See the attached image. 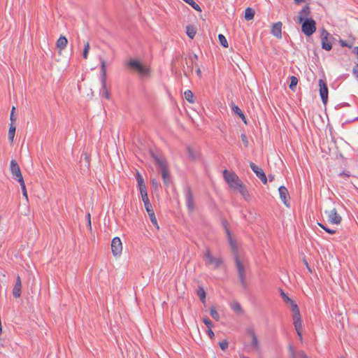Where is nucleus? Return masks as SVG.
<instances>
[{
    "instance_id": "49",
    "label": "nucleus",
    "mask_w": 358,
    "mask_h": 358,
    "mask_svg": "<svg viewBox=\"0 0 358 358\" xmlns=\"http://www.w3.org/2000/svg\"><path fill=\"white\" fill-rule=\"evenodd\" d=\"M14 110H15V107H13L11 113H10V121H11V123H13V122L15 121V120H16V118H15L14 115H13Z\"/></svg>"
},
{
    "instance_id": "37",
    "label": "nucleus",
    "mask_w": 358,
    "mask_h": 358,
    "mask_svg": "<svg viewBox=\"0 0 358 358\" xmlns=\"http://www.w3.org/2000/svg\"><path fill=\"white\" fill-rule=\"evenodd\" d=\"M231 308L234 311H235L236 313H241L242 311V308H241L240 303H237V302L234 303L231 305Z\"/></svg>"
},
{
    "instance_id": "18",
    "label": "nucleus",
    "mask_w": 358,
    "mask_h": 358,
    "mask_svg": "<svg viewBox=\"0 0 358 358\" xmlns=\"http://www.w3.org/2000/svg\"><path fill=\"white\" fill-rule=\"evenodd\" d=\"M22 282L20 275L17 276L15 285L13 289V295L15 298H19L21 295Z\"/></svg>"
},
{
    "instance_id": "34",
    "label": "nucleus",
    "mask_w": 358,
    "mask_h": 358,
    "mask_svg": "<svg viewBox=\"0 0 358 358\" xmlns=\"http://www.w3.org/2000/svg\"><path fill=\"white\" fill-rule=\"evenodd\" d=\"M141 197H142V201H143V202L144 203V206L151 204V203L150 202V200L148 199V196L147 191L145 192L141 193Z\"/></svg>"
},
{
    "instance_id": "17",
    "label": "nucleus",
    "mask_w": 358,
    "mask_h": 358,
    "mask_svg": "<svg viewBox=\"0 0 358 358\" xmlns=\"http://www.w3.org/2000/svg\"><path fill=\"white\" fill-rule=\"evenodd\" d=\"M282 24L281 22H277L272 26L271 34L277 38H282Z\"/></svg>"
},
{
    "instance_id": "14",
    "label": "nucleus",
    "mask_w": 358,
    "mask_h": 358,
    "mask_svg": "<svg viewBox=\"0 0 358 358\" xmlns=\"http://www.w3.org/2000/svg\"><path fill=\"white\" fill-rule=\"evenodd\" d=\"M250 166L252 171L256 174L257 178L265 185L267 183V178L264 171L255 165L254 163L250 162Z\"/></svg>"
},
{
    "instance_id": "25",
    "label": "nucleus",
    "mask_w": 358,
    "mask_h": 358,
    "mask_svg": "<svg viewBox=\"0 0 358 358\" xmlns=\"http://www.w3.org/2000/svg\"><path fill=\"white\" fill-rule=\"evenodd\" d=\"M255 16V11L252 8H247L245 10V18L247 20H251L254 18Z\"/></svg>"
},
{
    "instance_id": "51",
    "label": "nucleus",
    "mask_w": 358,
    "mask_h": 358,
    "mask_svg": "<svg viewBox=\"0 0 358 358\" xmlns=\"http://www.w3.org/2000/svg\"><path fill=\"white\" fill-rule=\"evenodd\" d=\"M152 186H153V187H155V188H157V187H158V182H157L156 180L153 179V180H152Z\"/></svg>"
},
{
    "instance_id": "12",
    "label": "nucleus",
    "mask_w": 358,
    "mask_h": 358,
    "mask_svg": "<svg viewBox=\"0 0 358 358\" xmlns=\"http://www.w3.org/2000/svg\"><path fill=\"white\" fill-rule=\"evenodd\" d=\"M111 250L114 256H119L122 251V244L119 237H115L111 242Z\"/></svg>"
},
{
    "instance_id": "2",
    "label": "nucleus",
    "mask_w": 358,
    "mask_h": 358,
    "mask_svg": "<svg viewBox=\"0 0 358 358\" xmlns=\"http://www.w3.org/2000/svg\"><path fill=\"white\" fill-rule=\"evenodd\" d=\"M101 63V94L106 99H108L110 97L109 92L106 87V64L103 59L100 58Z\"/></svg>"
},
{
    "instance_id": "9",
    "label": "nucleus",
    "mask_w": 358,
    "mask_h": 358,
    "mask_svg": "<svg viewBox=\"0 0 358 358\" xmlns=\"http://www.w3.org/2000/svg\"><path fill=\"white\" fill-rule=\"evenodd\" d=\"M331 39L330 34L324 29L321 32L322 48L325 50H330L332 48Z\"/></svg>"
},
{
    "instance_id": "15",
    "label": "nucleus",
    "mask_w": 358,
    "mask_h": 358,
    "mask_svg": "<svg viewBox=\"0 0 358 358\" xmlns=\"http://www.w3.org/2000/svg\"><path fill=\"white\" fill-rule=\"evenodd\" d=\"M185 195L187 208L189 210H193L194 208V196L192 190L189 187L185 188Z\"/></svg>"
},
{
    "instance_id": "54",
    "label": "nucleus",
    "mask_w": 358,
    "mask_h": 358,
    "mask_svg": "<svg viewBox=\"0 0 358 358\" xmlns=\"http://www.w3.org/2000/svg\"><path fill=\"white\" fill-rule=\"evenodd\" d=\"M188 154H189V157H191V158H192V159H194V156H193V155H192V150H191V149H190V148H188Z\"/></svg>"
},
{
    "instance_id": "32",
    "label": "nucleus",
    "mask_w": 358,
    "mask_h": 358,
    "mask_svg": "<svg viewBox=\"0 0 358 358\" xmlns=\"http://www.w3.org/2000/svg\"><path fill=\"white\" fill-rule=\"evenodd\" d=\"M210 314L214 320H215L216 321L219 320L220 315L215 307L210 308Z\"/></svg>"
},
{
    "instance_id": "26",
    "label": "nucleus",
    "mask_w": 358,
    "mask_h": 358,
    "mask_svg": "<svg viewBox=\"0 0 358 358\" xmlns=\"http://www.w3.org/2000/svg\"><path fill=\"white\" fill-rule=\"evenodd\" d=\"M280 296L285 303H289L291 305L292 310H293V305L296 303L290 298H289V296L282 290H281Z\"/></svg>"
},
{
    "instance_id": "48",
    "label": "nucleus",
    "mask_w": 358,
    "mask_h": 358,
    "mask_svg": "<svg viewBox=\"0 0 358 358\" xmlns=\"http://www.w3.org/2000/svg\"><path fill=\"white\" fill-rule=\"evenodd\" d=\"M207 334L209 336V337L210 338H213V336H214V332L212 331L211 328H208V331H207Z\"/></svg>"
},
{
    "instance_id": "16",
    "label": "nucleus",
    "mask_w": 358,
    "mask_h": 358,
    "mask_svg": "<svg viewBox=\"0 0 358 358\" xmlns=\"http://www.w3.org/2000/svg\"><path fill=\"white\" fill-rule=\"evenodd\" d=\"M278 192H279L280 198L281 201H282V203L287 207H289V202L288 200V198H289V193H288L287 189L285 186L282 185V186L279 187Z\"/></svg>"
},
{
    "instance_id": "8",
    "label": "nucleus",
    "mask_w": 358,
    "mask_h": 358,
    "mask_svg": "<svg viewBox=\"0 0 358 358\" xmlns=\"http://www.w3.org/2000/svg\"><path fill=\"white\" fill-rule=\"evenodd\" d=\"M10 170L14 178L20 182L21 187H22V176L21 173L20 166L18 165L16 160L12 159L10 161Z\"/></svg>"
},
{
    "instance_id": "53",
    "label": "nucleus",
    "mask_w": 358,
    "mask_h": 358,
    "mask_svg": "<svg viewBox=\"0 0 358 358\" xmlns=\"http://www.w3.org/2000/svg\"><path fill=\"white\" fill-rule=\"evenodd\" d=\"M24 198L28 201V196H27V190H26V187H25V185H24Z\"/></svg>"
},
{
    "instance_id": "43",
    "label": "nucleus",
    "mask_w": 358,
    "mask_h": 358,
    "mask_svg": "<svg viewBox=\"0 0 358 358\" xmlns=\"http://www.w3.org/2000/svg\"><path fill=\"white\" fill-rule=\"evenodd\" d=\"M352 74L355 76L356 79L358 80V64H356L352 69Z\"/></svg>"
},
{
    "instance_id": "11",
    "label": "nucleus",
    "mask_w": 358,
    "mask_h": 358,
    "mask_svg": "<svg viewBox=\"0 0 358 358\" xmlns=\"http://www.w3.org/2000/svg\"><path fill=\"white\" fill-rule=\"evenodd\" d=\"M204 258L207 264L213 265L215 268H217L222 263V259L213 257L209 250H206Z\"/></svg>"
},
{
    "instance_id": "35",
    "label": "nucleus",
    "mask_w": 358,
    "mask_h": 358,
    "mask_svg": "<svg viewBox=\"0 0 358 358\" xmlns=\"http://www.w3.org/2000/svg\"><path fill=\"white\" fill-rule=\"evenodd\" d=\"M197 295L200 297L201 301L204 303L206 300V292L202 287L198 289Z\"/></svg>"
},
{
    "instance_id": "39",
    "label": "nucleus",
    "mask_w": 358,
    "mask_h": 358,
    "mask_svg": "<svg viewBox=\"0 0 358 358\" xmlns=\"http://www.w3.org/2000/svg\"><path fill=\"white\" fill-rule=\"evenodd\" d=\"M318 225L322 228L326 232L330 234H334L336 233V231L334 230V229H331L327 227H325L324 224H321V223H318Z\"/></svg>"
},
{
    "instance_id": "38",
    "label": "nucleus",
    "mask_w": 358,
    "mask_h": 358,
    "mask_svg": "<svg viewBox=\"0 0 358 358\" xmlns=\"http://www.w3.org/2000/svg\"><path fill=\"white\" fill-rule=\"evenodd\" d=\"M89 50H90V44H89V43H87L85 45L83 52V57L84 59L87 58Z\"/></svg>"
},
{
    "instance_id": "23",
    "label": "nucleus",
    "mask_w": 358,
    "mask_h": 358,
    "mask_svg": "<svg viewBox=\"0 0 358 358\" xmlns=\"http://www.w3.org/2000/svg\"><path fill=\"white\" fill-rule=\"evenodd\" d=\"M67 43V38L64 36H61L57 41L56 46L58 49L62 50L66 47Z\"/></svg>"
},
{
    "instance_id": "7",
    "label": "nucleus",
    "mask_w": 358,
    "mask_h": 358,
    "mask_svg": "<svg viewBox=\"0 0 358 358\" xmlns=\"http://www.w3.org/2000/svg\"><path fill=\"white\" fill-rule=\"evenodd\" d=\"M301 30L306 36H311L316 31L315 21L312 18L306 19L303 21Z\"/></svg>"
},
{
    "instance_id": "44",
    "label": "nucleus",
    "mask_w": 358,
    "mask_h": 358,
    "mask_svg": "<svg viewBox=\"0 0 358 358\" xmlns=\"http://www.w3.org/2000/svg\"><path fill=\"white\" fill-rule=\"evenodd\" d=\"M339 43H340V45H341L342 47H348V48H352V45H350V44H348V43H347V41H344V40L341 39V40L339 41Z\"/></svg>"
},
{
    "instance_id": "27",
    "label": "nucleus",
    "mask_w": 358,
    "mask_h": 358,
    "mask_svg": "<svg viewBox=\"0 0 358 358\" xmlns=\"http://www.w3.org/2000/svg\"><path fill=\"white\" fill-rule=\"evenodd\" d=\"M15 129H16L15 126L13 124V123H11L10 125L9 130H8V139L10 141V143H12L13 141V138H14L15 134Z\"/></svg>"
},
{
    "instance_id": "46",
    "label": "nucleus",
    "mask_w": 358,
    "mask_h": 358,
    "mask_svg": "<svg viewBox=\"0 0 358 358\" xmlns=\"http://www.w3.org/2000/svg\"><path fill=\"white\" fill-rule=\"evenodd\" d=\"M237 115L239 116L241 118V120L246 124V119H245V115L242 110L241 112H239L237 114Z\"/></svg>"
},
{
    "instance_id": "6",
    "label": "nucleus",
    "mask_w": 358,
    "mask_h": 358,
    "mask_svg": "<svg viewBox=\"0 0 358 358\" xmlns=\"http://www.w3.org/2000/svg\"><path fill=\"white\" fill-rule=\"evenodd\" d=\"M293 324L294 326V328L297 332L298 336H299L300 339H302V335L301 333V315L300 311L298 308L297 304L293 305Z\"/></svg>"
},
{
    "instance_id": "21",
    "label": "nucleus",
    "mask_w": 358,
    "mask_h": 358,
    "mask_svg": "<svg viewBox=\"0 0 358 358\" xmlns=\"http://www.w3.org/2000/svg\"><path fill=\"white\" fill-rule=\"evenodd\" d=\"M137 180L138 187L140 191V194L147 191L146 186L142 176L138 172L136 176Z\"/></svg>"
},
{
    "instance_id": "19",
    "label": "nucleus",
    "mask_w": 358,
    "mask_h": 358,
    "mask_svg": "<svg viewBox=\"0 0 358 358\" xmlns=\"http://www.w3.org/2000/svg\"><path fill=\"white\" fill-rule=\"evenodd\" d=\"M145 208L149 215V217H150V221L152 223V224L156 226L157 228H159V227L157 225V220L156 216L155 215V212L153 210L152 204L145 206Z\"/></svg>"
},
{
    "instance_id": "57",
    "label": "nucleus",
    "mask_w": 358,
    "mask_h": 358,
    "mask_svg": "<svg viewBox=\"0 0 358 358\" xmlns=\"http://www.w3.org/2000/svg\"><path fill=\"white\" fill-rule=\"evenodd\" d=\"M306 0H294L295 3L299 4V3H303Z\"/></svg>"
},
{
    "instance_id": "36",
    "label": "nucleus",
    "mask_w": 358,
    "mask_h": 358,
    "mask_svg": "<svg viewBox=\"0 0 358 358\" xmlns=\"http://www.w3.org/2000/svg\"><path fill=\"white\" fill-rule=\"evenodd\" d=\"M297 83H298V79L295 76H292L291 77V82H290V84H289V88L292 90H294V88L296 87V85H297Z\"/></svg>"
},
{
    "instance_id": "61",
    "label": "nucleus",
    "mask_w": 358,
    "mask_h": 358,
    "mask_svg": "<svg viewBox=\"0 0 358 358\" xmlns=\"http://www.w3.org/2000/svg\"><path fill=\"white\" fill-rule=\"evenodd\" d=\"M241 358H248V357L243 355V356H241Z\"/></svg>"
},
{
    "instance_id": "20",
    "label": "nucleus",
    "mask_w": 358,
    "mask_h": 358,
    "mask_svg": "<svg viewBox=\"0 0 358 358\" xmlns=\"http://www.w3.org/2000/svg\"><path fill=\"white\" fill-rule=\"evenodd\" d=\"M310 13V9L308 6H305L299 13V21L302 22L306 19H309L308 17Z\"/></svg>"
},
{
    "instance_id": "56",
    "label": "nucleus",
    "mask_w": 358,
    "mask_h": 358,
    "mask_svg": "<svg viewBox=\"0 0 358 358\" xmlns=\"http://www.w3.org/2000/svg\"><path fill=\"white\" fill-rule=\"evenodd\" d=\"M87 217H88V224L91 227V220H90V213H88Z\"/></svg>"
},
{
    "instance_id": "29",
    "label": "nucleus",
    "mask_w": 358,
    "mask_h": 358,
    "mask_svg": "<svg viewBox=\"0 0 358 358\" xmlns=\"http://www.w3.org/2000/svg\"><path fill=\"white\" fill-rule=\"evenodd\" d=\"M186 34L190 38H194L196 35V30L192 26H187Z\"/></svg>"
},
{
    "instance_id": "60",
    "label": "nucleus",
    "mask_w": 358,
    "mask_h": 358,
    "mask_svg": "<svg viewBox=\"0 0 358 358\" xmlns=\"http://www.w3.org/2000/svg\"><path fill=\"white\" fill-rule=\"evenodd\" d=\"M268 177H269V180L270 181H272L274 179V177L272 176H269Z\"/></svg>"
},
{
    "instance_id": "22",
    "label": "nucleus",
    "mask_w": 358,
    "mask_h": 358,
    "mask_svg": "<svg viewBox=\"0 0 358 358\" xmlns=\"http://www.w3.org/2000/svg\"><path fill=\"white\" fill-rule=\"evenodd\" d=\"M224 229H225V231H226V234L227 235V238H228V241H229V245L232 249L233 251L234 252H236V242L232 238V236H231V231H229V229L227 228V225L225 224H224Z\"/></svg>"
},
{
    "instance_id": "31",
    "label": "nucleus",
    "mask_w": 358,
    "mask_h": 358,
    "mask_svg": "<svg viewBox=\"0 0 358 358\" xmlns=\"http://www.w3.org/2000/svg\"><path fill=\"white\" fill-rule=\"evenodd\" d=\"M185 2L190 5L194 10L201 11V7L194 0H183Z\"/></svg>"
},
{
    "instance_id": "30",
    "label": "nucleus",
    "mask_w": 358,
    "mask_h": 358,
    "mask_svg": "<svg viewBox=\"0 0 358 358\" xmlns=\"http://www.w3.org/2000/svg\"><path fill=\"white\" fill-rule=\"evenodd\" d=\"M185 99L189 103H194V94L191 90H186L184 93Z\"/></svg>"
},
{
    "instance_id": "3",
    "label": "nucleus",
    "mask_w": 358,
    "mask_h": 358,
    "mask_svg": "<svg viewBox=\"0 0 358 358\" xmlns=\"http://www.w3.org/2000/svg\"><path fill=\"white\" fill-rule=\"evenodd\" d=\"M223 176L227 183L234 189H236L242 184L238 176L234 173L229 172L227 170L223 171Z\"/></svg>"
},
{
    "instance_id": "52",
    "label": "nucleus",
    "mask_w": 358,
    "mask_h": 358,
    "mask_svg": "<svg viewBox=\"0 0 358 358\" xmlns=\"http://www.w3.org/2000/svg\"><path fill=\"white\" fill-rule=\"evenodd\" d=\"M289 350H290L292 358H296L295 352L291 345L289 346Z\"/></svg>"
},
{
    "instance_id": "5",
    "label": "nucleus",
    "mask_w": 358,
    "mask_h": 358,
    "mask_svg": "<svg viewBox=\"0 0 358 358\" xmlns=\"http://www.w3.org/2000/svg\"><path fill=\"white\" fill-rule=\"evenodd\" d=\"M235 263H236V268H237V271H238V278L240 280L241 284L243 288H246L247 281H246L245 269L237 255H236V257H235Z\"/></svg>"
},
{
    "instance_id": "58",
    "label": "nucleus",
    "mask_w": 358,
    "mask_h": 358,
    "mask_svg": "<svg viewBox=\"0 0 358 358\" xmlns=\"http://www.w3.org/2000/svg\"><path fill=\"white\" fill-rule=\"evenodd\" d=\"M196 73H197L198 76H201V69L199 68L197 69Z\"/></svg>"
},
{
    "instance_id": "45",
    "label": "nucleus",
    "mask_w": 358,
    "mask_h": 358,
    "mask_svg": "<svg viewBox=\"0 0 358 358\" xmlns=\"http://www.w3.org/2000/svg\"><path fill=\"white\" fill-rule=\"evenodd\" d=\"M241 137V140H242L243 143H244V145L245 146H247L248 145V141L246 135L244 134H242Z\"/></svg>"
},
{
    "instance_id": "1",
    "label": "nucleus",
    "mask_w": 358,
    "mask_h": 358,
    "mask_svg": "<svg viewBox=\"0 0 358 358\" xmlns=\"http://www.w3.org/2000/svg\"><path fill=\"white\" fill-rule=\"evenodd\" d=\"M151 156L155 160L156 164L160 168L162 171V177L164 185L169 186L171 183L170 174L165 158L159 154L151 152Z\"/></svg>"
},
{
    "instance_id": "62",
    "label": "nucleus",
    "mask_w": 358,
    "mask_h": 358,
    "mask_svg": "<svg viewBox=\"0 0 358 358\" xmlns=\"http://www.w3.org/2000/svg\"><path fill=\"white\" fill-rule=\"evenodd\" d=\"M341 358H344V357H341Z\"/></svg>"
},
{
    "instance_id": "28",
    "label": "nucleus",
    "mask_w": 358,
    "mask_h": 358,
    "mask_svg": "<svg viewBox=\"0 0 358 358\" xmlns=\"http://www.w3.org/2000/svg\"><path fill=\"white\" fill-rule=\"evenodd\" d=\"M236 189L238 190L239 192L241 194V195L245 199H248V197L249 196L248 191L245 189L243 183L237 187Z\"/></svg>"
},
{
    "instance_id": "59",
    "label": "nucleus",
    "mask_w": 358,
    "mask_h": 358,
    "mask_svg": "<svg viewBox=\"0 0 358 358\" xmlns=\"http://www.w3.org/2000/svg\"><path fill=\"white\" fill-rule=\"evenodd\" d=\"M354 52L358 55V46L357 47H355Z\"/></svg>"
},
{
    "instance_id": "24",
    "label": "nucleus",
    "mask_w": 358,
    "mask_h": 358,
    "mask_svg": "<svg viewBox=\"0 0 358 358\" xmlns=\"http://www.w3.org/2000/svg\"><path fill=\"white\" fill-rule=\"evenodd\" d=\"M249 334L252 336V346L256 350H259L260 348L259 343L257 339V336H256L255 331L253 330H250L248 331Z\"/></svg>"
},
{
    "instance_id": "13",
    "label": "nucleus",
    "mask_w": 358,
    "mask_h": 358,
    "mask_svg": "<svg viewBox=\"0 0 358 358\" xmlns=\"http://www.w3.org/2000/svg\"><path fill=\"white\" fill-rule=\"evenodd\" d=\"M319 87H320V95L322 99V101L324 104H326L328 101V87L326 83L320 79L319 80Z\"/></svg>"
},
{
    "instance_id": "4",
    "label": "nucleus",
    "mask_w": 358,
    "mask_h": 358,
    "mask_svg": "<svg viewBox=\"0 0 358 358\" xmlns=\"http://www.w3.org/2000/svg\"><path fill=\"white\" fill-rule=\"evenodd\" d=\"M127 66L131 69L136 70L138 73L143 76H148L150 74V69L136 59H131L128 62Z\"/></svg>"
},
{
    "instance_id": "33",
    "label": "nucleus",
    "mask_w": 358,
    "mask_h": 358,
    "mask_svg": "<svg viewBox=\"0 0 358 358\" xmlns=\"http://www.w3.org/2000/svg\"><path fill=\"white\" fill-rule=\"evenodd\" d=\"M218 39H219V41L220 43V44L224 47V48H227L228 47V42L225 38V36L221 34H220L218 35Z\"/></svg>"
},
{
    "instance_id": "55",
    "label": "nucleus",
    "mask_w": 358,
    "mask_h": 358,
    "mask_svg": "<svg viewBox=\"0 0 358 358\" xmlns=\"http://www.w3.org/2000/svg\"><path fill=\"white\" fill-rule=\"evenodd\" d=\"M193 59L194 60H197L198 56L196 54H194L192 57H191V59H192V63L194 62Z\"/></svg>"
},
{
    "instance_id": "50",
    "label": "nucleus",
    "mask_w": 358,
    "mask_h": 358,
    "mask_svg": "<svg viewBox=\"0 0 358 358\" xmlns=\"http://www.w3.org/2000/svg\"><path fill=\"white\" fill-rule=\"evenodd\" d=\"M298 356L301 358H308V357L306 356V355L305 354V352L303 351H299L298 352Z\"/></svg>"
},
{
    "instance_id": "47",
    "label": "nucleus",
    "mask_w": 358,
    "mask_h": 358,
    "mask_svg": "<svg viewBox=\"0 0 358 358\" xmlns=\"http://www.w3.org/2000/svg\"><path fill=\"white\" fill-rule=\"evenodd\" d=\"M339 176L349 178L350 176V173L349 171H343L339 173Z\"/></svg>"
},
{
    "instance_id": "10",
    "label": "nucleus",
    "mask_w": 358,
    "mask_h": 358,
    "mask_svg": "<svg viewBox=\"0 0 358 358\" xmlns=\"http://www.w3.org/2000/svg\"><path fill=\"white\" fill-rule=\"evenodd\" d=\"M324 213L327 216V220L329 223L333 224H339L342 221L341 216L338 213L336 208L329 210H325Z\"/></svg>"
},
{
    "instance_id": "40",
    "label": "nucleus",
    "mask_w": 358,
    "mask_h": 358,
    "mask_svg": "<svg viewBox=\"0 0 358 358\" xmlns=\"http://www.w3.org/2000/svg\"><path fill=\"white\" fill-rule=\"evenodd\" d=\"M230 106H231V110L235 113V114H238L239 112L241 111V110L240 109V108L235 105L234 103H231L230 104Z\"/></svg>"
},
{
    "instance_id": "41",
    "label": "nucleus",
    "mask_w": 358,
    "mask_h": 358,
    "mask_svg": "<svg viewBox=\"0 0 358 358\" xmlns=\"http://www.w3.org/2000/svg\"><path fill=\"white\" fill-rule=\"evenodd\" d=\"M219 345L222 350H225L228 348L229 343L227 341L225 340L222 342H220Z\"/></svg>"
},
{
    "instance_id": "42",
    "label": "nucleus",
    "mask_w": 358,
    "mask_h": 358,
    "mask_svg": "<svg viewBox=\"0 0 358 358\" xmlns=\"http://www.w3.org/2000/svg\"><path fill=\"white\" fill-rule=\"evenodd\" d=\"M203 322L208 328L213 327V322L208 318H203Z\"/></svg>"
}]
</instances>
